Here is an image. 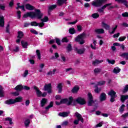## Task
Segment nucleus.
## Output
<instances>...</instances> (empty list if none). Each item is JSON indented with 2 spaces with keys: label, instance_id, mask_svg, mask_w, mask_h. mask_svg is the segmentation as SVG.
Segmentation results:
<instances>
[{
  "label": "nucleus",
  "instance_id": "79ce46f5",
  "mask_svg": "<svg viewBox=\"0 0 128 128\" xmlns=\"http://www.w3.org/2000/svg\"><path fill=\"white\" fill-rule=\"evenodd\" d=\"M69 32L71 34H74V32H76V31L74 30V28H70L69 29Z\"/></svg>",
  "mask_w": 128,
  "mask_h": 128
},
{
  "label": "nucleus",
  "instance_id": "c756f323",
  "mask_svg": "<svg viewBox=\"0 0 128 128\" xmlns=\"http://www.w3.org/2000/svg\"><path fill=\"white\" fill-rule=\"evenodd\" d=\"M36 54L37 56L38 57V60H40L41 58H42V56L40 54V51L38 50H36Z\"/></svg>",
  "mask_w": 128,
  "mask_h": 128
},
{
  "label": "nucleus",
  "instance_id": "aec40b11",
  "mask_svg": "<svg viewBox=\"0 0 128 128\" xmlns=\"http://www.w3.org/2000/svg\"><path fill=\"white\" fill-rule=\"evenodd\" d=\"M80 90V87L78 86H76L74 87V88L72 89V92H73V94H76Z\"/></svg>",
  "mask_w": 128,
  "mask_h": 128
},
{
  "label": "nucleus",
  "instance_id": "6e6552de",
  "mask_svg": "<svg viewBox=\"0 0 128 128\" xmlns=\"http://www.w3.org/2000/svg\"><path fill=\"white\" fill-rule=\"evenodd\" d=\"M44 90H47L48 94H52V84H46L44 86Z\"/></svg>",
  "mask_w": 128,
  "mask_h": 128
},
{
  "label": "nucleus",
  "instance_id": "de8ad7c7",
  "mask_svg": "<svg viewBox=\"0 0 128 128\" xmlns=\"http://www.w3.org/2000/svg\"><path fill=\"white\" fill-rule=\"evenodd\" d=\"M106 61L111 64H114V62H116L114 60H110L109 59H107Z\"/></svg>",
  "mask_w": 128,
  "mask_h": 128
},
{
  "label": "nucleus",
  "instance_id": "ea45409f",
  "mask_svg": "<svg viewBox=\"0 0 128 128\" xmlns=\"http://www.w3.org/2000/svg\"><path fill=\"white\" fill-rule=\"evenodd\" d=\"M112 6V4L110 3V4H104V6H103L101 8L104 10L106 9V8H108V6Z\"/></svg>",
  "mask_w": 128,
  "mask_h": 128
},
{
  "label": "nucleus",
  "instance_id": "37998d69",
  "mask_svg": "<svg viewBox=\"0 0 128 128\" xmlns=\"http://www.w3.org/2000/svg\"><path fill=\"white\" fill-rule=\"evenodd\" d=\"M5 120H8V122H10V124H13L12 120V118H10V117H8L6 118H5Z\"/></svg>",
  "mask_w": 128,
  "mask_h": 128
},
{
  "label": "nucleus",
  "instance_id": "0eeeda50",
  "mask_svg": "<svg viewBox=\"0 0 128 128\" xmlns=\"http://www.w3.org/2000/svg\"><path fill=\"white\" fill-rule=\"evenodd\" d=\"M88 106H92L94 103V98H92V95L90 92H88Z\"/></svg>",
  "mask_w": 128,
  "mask_h": 128
},
{
  "label": "nucleus",
  "instance_id": "a878e982",
  "mask_svg": "<svg viewBox=\"0 0 128 128\" xmlns=\"http://www.w3.org/2000/svg\"><path fill=\"white\" fill-rule=\"evenodd\" d=\"M94 92L96 94H100V90H102V89L100 88H98V87L97 86V85L94 86Z\"/></svg>",
  "mask_w": 128,
  "mask_h": 128
},
{
  "label": "nucleus",
  "instance_id": "3c124183",
  "mask_svg": "<svg viewBox=\"0 0 128 128\" xmlns=\"http://www.w3.org/2000/svg\"><path fill=\"white\" fill-rule=\"evenodd\" d=\"M18 8H22V10H24V12L26 10V9H24V6H18V7L16 8V10H18Z\"/></svg>",
  "mask_w": 128,
  "mask_h": 128
},
{
  "label": "nucleus",
  "instance_id": "8fccbe9b",
  "mask_svg": "<svg viewBox=\"0 0 128 128\" xmlns=\"http://www.w3.org/2000/svg\"><path fill=\"white\" fill-rule=\"evenodd\" d=\"M28 74V70H25L24 74H22V76H24V78H26Z\"/></svg>",
  "mask_w": 128,
  "mask_h": 128
},
{
  "label": "nucleus",
  "instance_id": "dca6fc26",
  "mask_svg": "<svg viewBox=\"0 0 128 128\" xmlns=\"http://www.w3.org/2000/svg\"><path fill=\"white\" fill-rule=\"evenodd\" d=\"M46 102H48V100L46 98H43L40 101V104L42 108L43 106H44L46 104Z\"/></svg>",
  "mask_w": 128,
  "mask_h": 128
},
{
  "label": "nucleus",
  "instance_id": "412c9836",
  "mask_svg": "<svg viewBox=\"0 0 128 128\" xmlns=\"http://www.w3.org/2000/svg\"><path fill=\"white\" fill-rule=\"evenodd\" d=\"M128 99V95H122L120 96V100L122 102H124V100Z\"/></svg>",
  "mask_w": 128,
  "mask_h": 128
},
{
  "label": "nucleus",
  "instance_id": "1a4fd4ad",
  "mask_svg": "<svg viewBox=\"0 0 128 128\" xmlns=\"http://www.w3.org/2000/svg\"><path fill=\"white\" fill-rule=\"evenodd\" d=\"M76 102L79 104H86V100L82 98H78L76 100Z\"/></svg>",
  "mask_w": 128,
  "mask_h": 128
},
{
  "label": "nucleus",
  "instance_id": "2f4dec72",
  "mask_svg": "<svg viewBox=\"0 0 128 128\" xmlns=\"http://www.w3.org/2000/svg\"><path fill=\"white\" fill-rule=\"evenodd\" d=\"M15 104L16 102H20L22 101V96H18L16 99H14Z\"/></svg>",
  "mask_w": 128,
  "mask_h": 128
},
{
  "label": "nucleus",
  "instance_id": "5fc2aeb1",
  "mask_svg": "<svg viewBox=\"0 0 128 128\" xmlns=\"http://www.w3.org/2000/svg\"><path fill=\"white\" fill-rule=\"evenodd\" d=\"M30 32L32 34H38V33L36 32V30H34V29H31L30 30Z\"/></svg>",
  "mask_w": 128,
  "mask_h": 128
},
{
  "label": "nucleus",
  "instance_id": "423d86ee",
  "mask_svg": "<svg viewBox=\"0 0 128 128\" xmlns=\"http://www.w3.org/2000/svg\"><path fill=\"white\" fill-rule=\"evenodd\" d=\"M116 92L114 91V90H111L110 92H108V96H110L111 97V98L110 100V102H114V100H116Z\"/></svg>",
  "mask_w": 128,
  "mask_h": 128
},
{
  "label": "nucleus",
  "instance_id": "f8f14e48",
  "mask_svg": "<svg viewBox=\"0 0 128 128\" xmlns=\"http://www.w3.org/2000/svg\"><path fill=\"white\" fill-rule=\"evenodd\" d=\"M4 104H16V101L14 100V99H10L8 100H7L4 102Z\"/></svg>",
  "mask_w": 128,
  "mask_h": 128
},
{
  "label": "nucleus",
  "instance_id": "4be33fe9",
  "mask_svg": "<svg viewBox=\"0 0 128 128\" xmlns=\"http://www.w3.org/2000/svg\"><path fill=\"white\" fill-rule=\"evenodd\" d=\"M102 28H105V30H110V26L108 24H106V22H102Z\"/></svg>",
  "mask_w": 128,
  "mask_h": 128
},
{
  "label": "nucleus",
  "instance_id": "a211bd4d",
  "mask_svg": "<svg viewBox=\"0 0 128 128\" xmlns=\"http://www.w3.org/2000/svg\"><path fill=\"white\" fill-rule=\"evenodd\" d=\"M115 2H118L119 4H124L128 8V2H126V0H115Z\"/></svg>",
  "mask_w": 128,
  "mask_h": 128
},
{
  "label": "nucleus",
  "instance_id": "f257e3e1",
  "mask_svg": "<svg viewBox=\"0 0 128 128\" xmlns=\"http://www.w3.org/2000/svg\"><path fill=\"white\" fill-rule=\"evenodd\" d=\"M38 18L40 19L42 16V14L40 12V10H36V12H27L24 14V18Z\"/></svg>",
  "mask_w": 128,
  "mask_h": 128
},
{
  "label": "nucleus",
  "instance_id": "9b49d317",
  "mask_svg": "<svg viewBox=\"0 0 128 128\" xmlns=\"http://www.w3.org/2000/svg\"><path fill=\"white\" fill-rule=\"evenodd\" d=\"M100 102H104L106 100V94L104 92H102L100 94Z\"/></svg>",
  "mask_w": 128,
  "mask_h": 128
},
{
  "label": "nucleus",
  "instance_id": "393cba45",
  "mask_svg": "<svg viewBox=\"0 0 128 128\" xmlns=\"http://www.w3.org/2000/svg\"><path fill=\"white\" fill-rule=\"evenodd\" d=\"M26 10H32L34 8V6L30 4H29L26 5Z\"/></svg>",
  "mask_w": 128,
  "mask_h": 128
},
{
  "label": "nucleus",
  "instance_id": "0e129e2a",
  "mask_svg": "<svg viewBox=\"0 0 128 128\" xmlns=\"http://www.w3.org/2000/svg\"><path fill=\"white\" fill-rule=\"evenodd\" d=\"M116 28H118V26H116L115 28H113V30L110 34H114V32H116Z\"/></svg>",
  "mask_w": 128,
  "mask_h": 128
},
{
  "label": "nucleus",
  "instance_id": "ddd939ff",
  "mask_svg": "<svg viewBox=\"0 0 128 128\" xmlns=\"http://www.w3.org/2000/svg\"><path fill=\"white\" fill-rule=\"evenodd\" d=\"M94 32L98 34H104V30L102 28H96L95 29Z\"/></svg>",
  "mask_w": 128,
  "mask_h": 128
},
{
  "label": "nucleus",
  "instance_id": "473e14b6",
  "mask_svg": "<svg viewBox=\"0 0 128 128\" xmlns=\"http://www.w3.org/2000/svg\"><path fill=\"white\" fill-rule=\"evenodd\" d=\"M2 96H4V92L2 90V87L0 86V98H2Z\"/></svg>",
  "mask_w": 128,
  "mask_h": 128
},
{
  "label": "nucleus",
  "instance_id": "58836bf2",
  "mask_svg": "<svg viewBox=\"0 0 128 128\" xmlns=\"http://www.w3.org/2000/svg\"><path fill=\"white\" fill-rule=\"evenodd\" d=\"M66 2V0H58V4L59 6H62L63 4H64V2Z\"/></svg>",
  "mask_w": 128,
  "mask_h": 128
},
{
  "label": "nucleus",
  "instance_id": "7c9ffc66",
  "mask_svg": "<svg viewBox=\"0 0 128 128\" xmlns=\"http://www.w3.org/2000/svg\"><path fill=\"white\" fill-rule=\"evenodd\" d=\"M120 72V68L118 67H116L113 70V72L114 74H118Z\"/></svg>",
  "mask_w": 128,
  "mask_h": 128
},
{
  "label": "nucleus",
  "instance_id": "774afa93",
  "mask_svg": "<svg viewBox=\"0 0 128 128\" xmlns=\"http://www.w3.org/2000/svg\"><path fill=\"white\" fill-rule=\"evenodd\" d=\"M122 118H126L128 117V112L122 115Z\"/></svg>",
  "mask_w": 128,
  "mask_h": 128
},
{
  "label": "nucleus",
  "instance_id": "20e7f679",
  "mask_svg": "<svg viewBox=\"0 0 128 128\" xmlns=\"http://www.w3.org/2000/svg\"><path fill=\"white\" fill-rule=\"evenodd\" d=\"M74 116H76V118H77L78 120H75L74 122V124H78L79 122H84V118L82 114H80L78 112H76L74 114Z\"/></svg>",
  "mask_w": 128,
  "mask_h": 128
},
{
  "label": "nucleus",
  "instance_id": "864d4df0",
  "mask_svg": "<svg viewBox=\"0 0 128 128\" xmlns=\"http://www.w3.org/2000/svg\"><path fill=\"white\" fill-rule=\"evenodd\" d=\"M22 12L20 11H18L17 12V18H18L20 19V18Z\"/></svg>",
  "mask_w": 128,
  "mask_h": 128
},
{
  "label": "nucleus",
  "instance_id": "6e6d98bb",
  "mask_svg": "<svg viewBox=\"0 0 128 128\" xmlns=\"http://www.w3.org/2000/svg\"><path fill=\"white\" fill-rule=\"evenodd\" d=\"M67 50L68 52H70L72 50V44H68V46H67Z\"/></svg>",
  "mask_w": 128,
  "mask_h": 128
},
{
  "label": "nucleus",
  "instance_id": "4468645a",
  "mask_svg": "<svg viewBox=\"0 0 128 128\" xmlns=\"http://www.w3.org/2000/svg\"><path fill=\"white\" fill-rule=\"evenodd\" d=\"M4 26V16L0 15V26L3 27Z\"/></svg>",
  "mask_w": 128,
  "mask_h": 128
},
{
  "label": "nucleus",
  "instance_id": "680f3d73",
  "mask_svg": "<svg viewBox=\"0 0 128 128\" xmlns=\"http://www.w3.org/2000/svg\"><path fill=\"white\" fill-rule=\"evenodd\" d=\"M77 28L78 32H82V26L80 25H78L77 26Z\"/></svg>",
  "mask_w": 128,
  "mask_h": 128
},
{
  "label": "nucleus",
  "instance_id": "f704fd0d",
  "mask_svg": "<svg viewBox=\"0 0 128 128\" xmlns=\"http://www.w3.org/2000/svg\"><path fill=\"white\" fill-rule=\"evenodd\" d=\"M104 84H106V81L104 80H102V81H100L97 82L96 86H104Z\"/></svg>",
  "mask_w": 128,
  "mask_h": 128
},
{
  "label": "nucleus",
  "instance_id": "e2e57ef3",
  "mask_svg": "<svg viewBox=\"0 0 128 128\" xmlns=\"http://www.w3.org/2000/svg\"><path fill=\"white\" fill-rule=\"evenodd\" d=\"M38 26L40 28H42V26H44V22H42L40 23H38Z\"/></svg>",
  "mask_w": 128,
  "mask_h": 128
},
{
  "label": "nucleus",
  "instance_id": "f3484780",
  "mask_svg": "<svg viewBox=\"0 0 128 128\" xmlns=\"http://www.w3.org/2000/svg\"><path fill=\"white\" fill-rule=\"evenodd\" d=\"M68 114H70V112H63L59 113L58 116H62V118H66L68 116Z\"/></svg>",
  "mask_w": 128,
  "mask_h": 128
},
{
  "label": "nucleus",
  "instance_id": "09e8293b",
  "mask_svg": "<svg viewBox=\"0 0 128 128\" xmlns=\"http://www.w3.org/2000/svg\"><path fill=\"white\" fill-rule=\"evenodd\" d=\"M126 36L120 37V38H118V41L119 42H124V40H126Z\"/></svg>",
  "mask_w": 128,
  "mask_h": 128
},
{
  "label": "nucleus",
  "instance_id": "f03ea898",
  "mask_svg": "<svg viewBox=\"0 0 128 128\" xmlns=\"http://www.w3.org/2000/svg\"><path fill=\"white\" fill-rule=\"evenodd\" d=\"M84 38H86V34L82 33L76 37L74 40L75 42H79L80 44H84L85 42Z\"/></svg>",
  "mask_w": 128,
  "mask_h": 128
},
{
  "label": "nucleus",
  "instance_id": "c03bdc74",
  "mask_svg": "<svg viewBox=\"0 0 128 128\" xmlns=\"http://www.w3.org/2000/svg\"><path fill=\"white\" fill-rule=\"evenodd\" d=\"M30 24L32 26H38V23L36 22H31Z\"/></svg>",
  "mask_w": 128,
  "mask_h": 128
},
{
  "label": "nucleus",
  "instance_id": "052dcab7",
  "mask_svg": "<svg viewBox=\"0 0 128 128\" xmlns=\"http://www.w3.org/2000/svg\"><path fill=\"white\" fill-rule=\"evenodd\" d=\"M62 42H68V38H64L62 39Z\"/></svg>",
  "mask_w": 128,
  "mask_h": 128
},
{
  "label": "nucleus",
  "instance_id": "49530a36",
  "mask_svg": "<svg viewBox=\"0 0 128 128\" xmlns=\"http://www.w3.org/2000/svg\"><path fill=\"white\" fill-rule=\"evenodd\" d=\"M48 20V16H45L44 18L41 19V22H46Z\"/></svg>",
  "mask_w": 128,
  "mask_h": 128
},
{
  "label": "nucleus",
  "instance_id": "cd10ccee",
  "mask_svg": "<svg viewBox=\"0 0 128 128\" xmlns=\"http://www.w3.org/2000/svg\"><path fill=\"white\" fill-rule=\"evenodd\" d=\"M57 88L58 90V92L60 94L62 90V83H60L59 84H58Z\"/></svg>",
  "mask_w": 128,
  "mask_h": 128
},
{
  "label": "nucleus",
  "instance_id": "b1692460",
  "mask_svg": "<svg viewBox=\"0 0 128 128\" xmlns=\"http://www.w3.org/2000/svg\"><path fill=\"white\" fill-rule=\"evenodd\" d=\"M22 46L24 48H28V42H24V41H22L21 42Z\"/></svg>",
  "mask_w": 128,
  "mask_h": 128
},
{
  "label": "nucleus",
  "instance_id": "bb28decb",
  "mask_svg": "<svg viewBox=\"0 0 128 128\" xmlns=\"http://www.w3.org/2000/svg\"><path fill=\"white\" fill-rule=\"evenodd\" d=\"M30 120L29 119H26L25 120L24 122V124L25 126H26V128L30 126Z\"/></svg>",
  "mask_w": 128,
  "mask_h": 128
},
{
  "label": "nucleus",
  "instance_id": "c9c22d12",
  "mask_svg": "<svg viewBox=\"0 0 128 128\" xmlns=\"http://www.w3.org/2000/svg\"><path fill=\"white\" fill-rule=\"evenodd\" d=\"M126 108V105L125 104H122V106H120V107L119 108V110L120 112L122 113L124 110V108Z\"/></svg>",
  "mask_w": 128,
  "mask_h": 128
},
{
  "label": "nucleus",
  "instance_id": "7ed1b4c3",
  "mask_svg": "<svg viewBox=\"0 0 128 128\" xmlns=\"http://www.w3.org/2000/svg\"><path fill=\"white\" fill-rule=\"evenodd\" d=\"M108 2V0H96L92 2V6L100 8L104 4H106Z\"/></svg>",
  "mask_w": 128,
  "mask_h": 128
},
{
  "label": "nucleus",
  "instance_id": "bf43d9fd",
  "mask_svg": "<svg viewBox=\"0 0 128 128\" xmlns=\"http://www.w3.org/2000/svg\"><path fill=\"white\" fill-rule=\"evenodd\" d=\"M6 6H4V5L0 4V10H4Z\"/></svg>",
  "mask_w": 128,
  "mask_h": 128
},
{
  "label": "nucleus",
  "instance_id": "4d7b16f0",
  "mask_svg": "<svg viewBox=\"0 0 128 128\" xmlns=\"http://www.w3.org/2000/svg\"><path fill=\"white\" fill-rule=\"evenodd\" d=\"M122 16H123V18H128V12H125L124 13H122Z\"/></svg>",
  "mask_w": 128,
  "mask_h": 128
},
{
  "label": "nucleus",
  "instance_id": "a19ab883",
  "mask_svg": "<svg viewBox=\"0 0 128 128\" xmlns=\"http://www.w3.org/2000/svg\"><path fill=\"white\" fill-rule=\"evenodd\" d=\"M52 106H54V102H50L49 106L46 107L45 108H46V110H48L50 108H52Z\"/></svg>",
  "mask_w": 128,
  "mask_h": 128
},
{
  "label": "nucleus",
  "instance_id": "e433bc0d",
  "mask_svg": "<svg viewBox=\"0 0 128 128\" xmlns=\"http://www.w3.org/2000/svg\"><path fill=\"white\" fill-rule=\"evenodd\" d=\"M102 72V69L99 68H96L94 70V72L95 74H100Z\"/></svg>",
  "mask_w": 128,
  "mask_h": 128
},
{
  "label": "nucleus",
  "instance_id": "6ab92c4d",
  "mask_svg": "<svg viewBox=\"0 0 128 128\" xmlns=\"http://www.w3.org/2000/svg\"><path fill=\"white\" fill-rule=\"evenodd\" d=\"M104 62V60H95L94 61L92 62V64L93 66H98V64H102V62Z\"/></svg>",
  "mask_w": 128,
  "mask_h": 128
},
{
  "label": "nucleus",
  "instance_id": "603ef678",
  "mask_svg": "<svg viewBox=\"0 0 128 128\" xmlns=\"http://www.w3.org/2000/svg\"><path fill=\"white\" fill-rule=\"evenodd\" d=\"M128 91V85L125 86L124 89L123 90V92H126Z\"/></svg>",
  "mask_w": 128,
  "mask_h": 128
},
{
  "label": "nucleus",
  "instance_id": "c85d7f7f",
  "mask_svg": "<svg viewBox=\"0 0 128 128\" xmlns=\"http://www.w3.org/2000/svg\"><path fill=\"white\" fill-rule=\"evenodd\" d=\"M56 8V5L52 4L48 6V12H52L53 10H54Z\"/></svg>",
  "mask_w": 128,
  "mask_h": 128
},
{
  "label": "nucleus",
  "instance_id": "5701e85b",
  "mask_svg": "<svg viewBox=\"0 0 128 128\" xmlns=\"http://www.w3.org/2000/svg\"><path fill=\"white\" fill-rule=\"evenodd\" d=\"M120 56L126 58V60H128V52H124L120 54Z\"/></svg>",
  "mask_w": 128,
  "mask_h": 128
},
{
  "label": "nucleus",
  "instance_id": "338daca9",
  "mask_svg": "<svg viewBox=\"0 0 128 128\" xmlns=\"http://www.w3.org/2000/svg\"><path fill=\"white\" fill-rule=\"evenodd\" d=\"M6 32H10V25H8L6 27Z\"/></svg>",
  "mask_w": 128,
  "mask_h": 128
},
{
  "label": "nucleus",
  "instance_id": "39448f33",
  "mask_svg": "<svg viewBox=\"0 0 128 128\" xmlns=\"http://www.w3.org/2000/svg\"><path fill=\"white\" fill-rule=\"evenodd\" d=\"M74 102V98L72 97H70L68 100L65 98V99H62L60 100V104H67L68 106H70V104H72V102Z\"/></svg>",
  "mask_w": 128,
  "mask_h": 128
},
{
  "label": "nucleus",
  "instance_id": "a18cd8bd",
  "mask_svg": "<svg viewBox=\"0 0 128 128\" xmlns=\"http://www.w3.org/2000/svg\"><path fill=\"white\" fill-rule=\"evenodd\" d=\"M98 16H100V14H98V13H94L92 14V18H98Z\"/></svg>",
  "mask_w": 128,
  "mask_h": 128
},
{
  "label": "nucleus",
  "instance_id": "9d476101",
  "mask_svg": "<svg viewBox=\"0 0 128 128\" xmlns=\"http://www.w3.org/2000/svg\"><path fill=\"white\" fill-rule=\"evenodd\" d=\"M34 88L36 92V94L37 96H38V98H40V96H42V92L40 90V89H38V88L36 86H34Z\"/></svg>",
  "mask_w": 128,
  "mask_h": 128
},
{
  "label": "nucleus",
  "instance_id": "72a5a7b5",
  "mask_svg": "<svg viewBox=\"0 0 128 128\" xmlns=\"http://www.w3.org/2000/svg\"><path fill=\"white\" fill-rule=\"evenodd\" d=\"M22 88H23L22 86L18 85L15 88L14 90H18L19 92H20V90H22Z\"/></svg>",
  "mask_w": 128,
  "mask_h": 128
},
{
  "label": "nucleus",
  "instance_id": "4c0bfd02",
  "mask_svg": "<svg viewBox=\"0 0 128 128\" xmlns=\"http://www.w3.org/2000/svg\"><path fill=\"white\" fill-rule=\"evenodd\" d=\"M24 36V32L22 31L18 32V38H22Z\"/></svg>",
  "mask_w": 128,
  "mask_h": 128
},
{
  "label": "nucleus",
  "instance_id": "69168bd1",
  "mask_svg": "<svg viewBox=\"0 0 128 128\" xmlns=\"http://www.w3.org/2000/svg\"><path fill=\"white\" fill-rule=\"evenodd\" d=\"M68 122L64 121L62 123V126H68Z\"/></svg>",
  "mask_w": 128,
  "mask_h": 128
},
{
  "label": "nucleus",
  "instance_id": "13d9d810",
  "mask_svg": "<svg viewBox=\"0 0 128 128\" xmlns=\"http://www.w3.org/2000/svg\"><path fill=\"white\" fill-rule=\"evenodd\" d=\"M98 12L101 14H104V10L102 8L98 9Z\"/></svg>",
  "mask_w": 128,
  "mask_h": 128
},
{
  "label": "nucleus",
  "instance_id": "2eb2a0df",
  "mask_svg": "<svg viewBox=\"0 0 128 128\" xmlns=\"http://www.w3.org/2000/svg\"><path fill=\"white\" fill-rule=\"evenodd\" d=\"M76 51L79 54H84V52H86V48H82V49H78L76 48Z\"/></svg>",
  "mask_w": 128,
  "mask_h": 128
}]
</instances>
